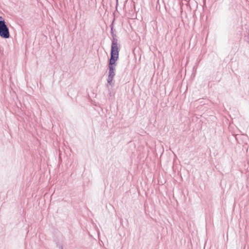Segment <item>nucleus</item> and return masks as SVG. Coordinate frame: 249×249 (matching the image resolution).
Returning a JSON list of instances; mask_svg holds the SVG:
<instances>
[{
    "instance_id": "obj_3",
    "label": "nucleus",
    "mask_w": 249,
    "mask_h": 249,
    "mask_svg": "<svg viewBox=\"0 0 249 249\" xmlns=\"http://www.w3.org/2000/svg\"><path fill=\"white\" fill-rule=\"evenodd\" d=\"M113 65L114 64H109V71L108 76H111L113 77H114V76L115 75V72H114L115 67H114V66H113Z\"/></svg>"
},
{
    "instance_id": "obj_1",
    "label": "nucleus",
    "mask_w": 249,
    "mask_h": 249,
    "mask_svg": "<svg viewBox=\"0 0 249 249\" xmlns=\"http://www.w3.org/2000/svg\"><path fill=\"white\" fill-rule=\"evenodd\" d=\"M119 58V48L116 41L113 40L111 45V57L109 64H115Z\"/></svg>"
},
{
    "instance_id": "obj_2",
    "label": "nucleus",
    "mask_w": 249,
    "mask_h": 249,
    "mask_svg": "<svg viewBox=\"0 0 249 249\" xmlns=\"http://www.w3.org/2000/svg\"><path fill=\"white\" fill-rule=\"evenodd\" d=\"M0 36L4 38H8L10 36L8 28L1 17H0Z\"/></svg>"
},
{
    "instance_id": "obj_4",
    "label": "nucleus",
    "mask_w": 249,
    "mask_h": 249,
    "mask_svg": "<svg viewBox=\"0 0 249 249\" xmlns=\"http://www.w3.org/2000/svg\"><path fill=\"white\" fill-rule=\"evenodd\" d=\"M113 77L108 76V79H107L108 83H109L110 84H111V83L113 80Z\"/></svg>"
}]
</instances>
